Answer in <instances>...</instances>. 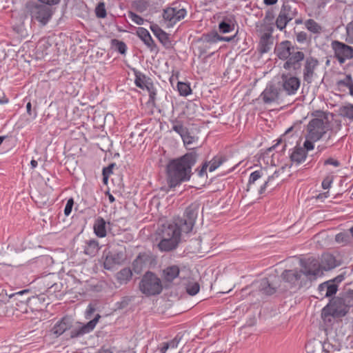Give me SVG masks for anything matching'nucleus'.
<instances>
[{
	"label": "nucleus",
	"mask_w": 353,
	"mask_h": 353,
	"mask_svg": "<svg viewBox=\"0 0 353 353\" xmlns=\"http://www.w3.org/2000/svg\"><path fill=\"white\" fill-rule=\"evenodd\" d=\"M26 8L32 18L38 21L42 26L46 25L52 17V10L46 4L30 1L26 3Z\"/></svg>",
	"instance_id": "7"
},
{
	"label": "nucleus",
	"mask_w": 353,
	"mask_h": 353,
	"mask_svg": "<svg viewBox=\"0 0 353 353\" xmlns=\"http://www.w3.org/2000/svg\"><path fill=\"white\" fill-rule=\"evenodd\" d=\"M132 272L130 268H125L121 269L116 274V279L121 285L128 283L132 279Z\"/></svg>",
	"instance_id": "28"
},
{
	"label": "nucleus",
	"mask_w": 353,
	"mask_h": 353,
	"mask_svg": "<svg viewBox=\"0 0 353 353\" xmlns=\"http://www.w3.org/2000/svg\"><path fill=\"white\" fill-rule=\"evenodd\" d=\"M304 24L305 28L312 33L319 34L322 32L323 28L314 19H307L305 21Z\"/></svg>",
	"instance_id": "34"
},
{
	"label": "nucleus",
	"mask_w": 353,
	"mask_h": 353,
	"mask_svg": "<svg viewBox=\"0 0 353 353\" xmlns=\"http://www.w3.org/2000/svg\"><path fill=\"white\" fill-rule=\"evenodd\" d=\"M263 175V172L260 170H256L251 173L248 184V189L247 190L249 191L250 189V187L252 184H254L258 179L261 178V176Z\"/></svg>",
	"instance_id": "38"
},
{
	"label": "nucleus",
	"mask_w": 353,
	"mask_h": 353,
	"mask_svg": "<svg viewBox=\"0 0 353 353\" xmlns=\"http://www.w3.org/2000/svg\"><path fill=\"white\" fill-rule=\"evenodd\" d=\"M197 157L198 154L195 152H190L168 163L166 179L170 188H174L190 179L192 168L196 163Z\"/></svg>",
	"instance_id": "2"
},
{
	"label": "nucleus",
	"mask_w": 353,
	"mask_h": 353,
	"mask_svg": "<svg viewBox=\"0 0 353 353\" xmlns=\"http://www.w3.org/2000/svg\"><path fill=\"white\" fill-rule=\"evenodd\" d=\"M186 14L185 6L180 2H174L163 10V17L166 26L170 28L184 19Z\"/></svg>",
	"instance_id": "8"
},
{
	"label": "nucleus",
	"mask_w": 353,
	"mask_h": 353,
	"mask_svg": "<svg viewBox=\"0 0 353 353\" xmlns=\"http://www.w3.org/2000/svg\"><path fill=\"white\" fill-rule=\"evenodd\" d=\"M180 270L178 265H172L167 267L163 270L162 276L165 281L172 282L179 276Z\"/></svg>",
	"instance_id": "26"
},
{
	"label": "nucleus",
	"mask_w": 353,
	"mask_h": 353,
	"mask_svg": "<svg viewBox=\"0 0 353 353\" xmlns=\"http://www.w3.org/2000/svg\"><path fill=\"white\" fill-rule=\"evenodd\" d=\"M208 166L210 167L209 162H205L203 164L201 169L199 171V173H198L199 176L202 177L206 174V170Z\"/></svg>",
	"instance_id": "58"
},
{
	"label": "nucleus",
	"mask_w": 353,
	"mask_h": 353,
	"mask_svg": "<svg viewBox=\"0 0 353 353\" xmlns=\"http://www.w3.org/2000/svg\"><path fill=\"white\" fill-rule=\"evenodd\" d=\"M95 13L99 18H105L107 15L105 3L99 2L95 8Z\"/></svg>",
	"instance_id": "44"
},
{
	"label": "nucleus",
	"mask_w": 353,
	"mask_h": 353,
	"mask_svg": "<svg viewBox=\"0 0 353 353\" xmlns=\"http://www.w3.org/2000/svg\"><path fill=\"white\" fill-rule=\"evenodd\" d=\"M94 311H95L94 307L92 306L91 304H90L88 306L87 310L85 312V318L90 319Z\"/></svg>",
	"instance_id": "60"
},
{
	"label": "nucleus",
	"mask_w": 353,
	"mask_h": 353,
	"mask_svg": "<svg viewBox=\"0 0 353 353\" xmlns=\"http://www.w3.org/2000/svg\"><path fill=\"white\" fill-rule=\"evenodd\" d=\"M261 97L265 103H271L279 101L280 92L274 85H268L261 93Z\"/></svg>",
	"instance_id": "16"
},
{
	"label": "nucleus",
	"mask_w": 353,
	"mask_h": 353,
	"mask_svg": "<svg viewBox=\"0 0 353 353\" xmlns=\"http://www.w3.org/2000/svg\"><path fill=\"white\" fill-rule=\"evenodd\" d=\"M304 53L301 51H294L286 59L283 68L288 70H296L301 68V62L304 59Z\"/></svg>",
	"instance_id": "14"
},
{
	"label": "nucleus",
	"mask_w": 353,
	"mask_h": 353,
	"mask_svg": "<svg viewBox=\"0 0 353 353\" xmlns=\"http://www.w3.org/2000/svg\"><path fill=\"white\" fill-rule=\"evenodd\" d=\"M318 290L321 299H323L335 294L338 290V286L333 281H328L320 284Z\"/></svg>",
	"instance_id": "17"
},
{
	"label": "nucleus",
	"mask_w": 353,
	"mask_h": 353,
	"mask_svg": "<svg viewBox=\"0 0 353 353\" xmlns=\"http://www.w3.org/2000/svg\"><path fill=\"white\" fill-rule=\"evenodd\" d=\"M101 315L97 314L95 317L85 324L77 322L73 325L72 319L69 316H64L58 321L52 329V332L57 336H59L68 330H70V339L78 338L85 334L91 332L97 324Z\"/></svg>",
	"instance_id": "4"
},
{
	"label": "nucleus",
	"mask_w": 353,
	"mask_h": 353,
	"mask_svg": "<svg viewBox=\"0 0 353 353\" xmlns=\"http://www.w3.org/2000/svg\"><path fill=\"white\" fill-rule=\"evenodd\" d=\"M114 167V164H111L108 167H105L103 169V181L105 183H107L108 176L110 174L112 173V168Z\"/></svg>",
	"instance_id": "50"
},
{
	"label": "nucleus",
	"mask_w": 353,
	"mask_h": 353,
	"mask_svg": "<svg viewBox=\"0 0 353 353\" xmlns=\"http://www.w3.org/2000/svg\"><path fill=\"white\" fill-rule=\"evenodd\" d=\"M256 284L259 290L267 295L273 294L277 288L269 278H263L257 281Z\"/></svg>",
	"instance_id": "21"
},
{
	"label": "nucleus",
	"mask_w": 353,
	"mask_h": 353,
	"mask_svg": "<svg viewBox=\"0 0 353 353\" xmlns=\"http://www.w3.org/2000/svg\"><path fill=\"white\" fill-rule=\"evenodd\" d=\"M185 145H189L197 141L198 138L190 134L189 131L185 134L184 137H181Z\"/></svg>",
	"instance_id": "46"
},
{
	"label": "nucleus",
	"mask_w": 353,
	"mask_h": 353,
	"mask_svg": "<svg viewBox=\"0 0 353 353\" xmlns=\"http://www.w3.org/2000/svg\"><path fill=\"white\" fill-rule=\"evenodd\" d=\"M331 47L334 51V57L341 65L353 58V47L339 41H333Z\"/></svg>",
	"instance_id": "10"
},
{
	"label": "nucleus",
	"mask_w": 353,
	"mask_h": 353,
	"mask_svg": "<svg viewBox=\"0 0 353 353\" xmlns=\"http://www.w3.org/2000/svg\"><path fill=\"white\" fill-rule=\"evenodd\" d=\"M74 205V200L72 198L69 199L67 201V203L65 205V209H64V214L65 216H69L70 214L72 212V209Z\"/></svg>",
	"instance_id": "51"
},
{
	"label": "nucleus",
	"mask_w": 353,
	"mask_h": 353,
	"mask_svg": "<svg viewBox=\"0 0 353 353\" xmlns=\"http://www.w3.org/2000/svg\"><path fill=\"white\" fill-rule=\"evenodd\" d=\"M99 250V243L97 240H89L85 243L84 253L93 256L97 254Z\"/></svg>",
	"instance_id": "30"
},
{
	"label": "nucleus",
	"mask_w": 353,
	"mask_h": 353,
	"mask_svg": "<svg viewBox=\"0 0 353 353\" xmlns=\"http://www.w3.org/2000/svg\"><path fill=\"white\" fill-rule=\"evenodd\" d=\"M273 43L274 39L272 35V30H268L262 33L261 36L259 50L261 53H266L272 48Z\"/></svg>",
	"instance_id": "20"
},
{
	"label": "nucleus",
	"mask_w": 353,
	"mask_h": 353,
	"mask_svg": "<svg viewBox=\"0 0 353 353\" xmlns=\"http://www.w3.org/2000/svg\"><path fill=\"white\" fill-rule=\"evenodd\" d=\"M305 348L307 353H316V350H314V348L317 349L316 341L310 342L307 343Z\"/></svg>",
	"instance_id": "53"
},
{
	"label": "nucleus",
	"mask_w": 353,
	"mask_h": 353,
	"mask_svg": "<svg viewBox=\"0 0 353 353\" xmlns=\"http://www.w3.org/2000/svg\"><path fill=\"white\" fill-rule=\"evenodd\" d=\"M134 83L139 88L144 90L153 84L152 79L140 71L134 70Z\"/></svg>",
	"instance_id": "22"
},
{
	"label": "nucleus",
	"mask_w": 353,
	"mask_h": 353,
	"mask_svg": "<svg viewBox=\"0 0 353 353\" xmlns=\"http://www.w3.org/2000/svg\"><path fill=\"white\" fill-rule=\"evenodd\" d=\"M281 87L288 95L295 94L301 84L300 79L290 74H283L281 75Z\"/></svg>",
	"instance_id": "12"
},
{
	"label": "nucleus",
	"mask_w": 353,
	"mask_h": 353,
	"mask_svg": "<svg viewBox=\"0 0 353 353\" xmlns=\"http://www.w3.org/2000/svg\"><path fill=\"white\" fill-rule=\"evenodd\" d=\"M200 289L199 284L196 282H191L187 285L186 291L191 296L196 295Z\"/></svg>",
	"instance_id": "40"
},
{
	"label": "nucleus",
	"mask_w": 353,
	"mask_h": 353,
	"mask_svg": "<svg viewBox=\"0 0 353 353\" xmlns=\"http://www.w3.org/2000/svg\"><path fill=\"white\" fill-rule=\"evenodd\" d=\"M199 210V204L192 203L185 209L183 217H179L172 223L162 226L159 233L161 239L158 243L160 250L168 252L178 246L181 232L189 233L192 230Z\"/></svg>",
	"instance_id": "1"
},
{
	"label": "nucleus",
	"mask_w": 353,
	"mask_h": 353,
	"mask_svg": "<svg viewBox=\"0 0 353 353\" xmlns=\"http://www.w3.org/2000/svg\"><path fill=\"white\" fill-rule=\"evenodd\" d=\"M205 42V47H209L219 41V34L217 32L204 34L201 39Z\"/></svg>",
	"instance_id": "35"
},
{
	"label": "nucleus",
	"mask_w": 353,
	"mask_h": 353,
	"mask_svg": "<svg viewBox=\"0 0 353 353\" xmlns=\"http://www.w3.org/2000/svg\"><path fill=\"white\" fill-rule=\"evenodd\" d=\"M157 38L165 47L169 48L171 46V41L170 40L169 36L165 32H160V34H159Z\"/></svg>",
	"instance_id": "43"
},
{
	"label": "nucleus",
	"mask_w": 353,
	"mask_h": 353,
	"mask_svg": "<svg viewBox=\"0 0 353 353\" xmlns=\"http://www.w3.org/2000/svg\"><path fill=\"white\" fill-rule=\"evenodd\" d=\"M348 312L341 297L332 299L322 310L321 316L325 322L332 323L334 318L344 316Z\"/></svg>",
	"instance_id": "5"
},
{
	"label": "nucleus",
	"mask_w": 353,
	"mask_h": 353,
	"mask_svg": "<svg viewBox=\"0 0 353 353\" xmlns=\"http://www.w3.org/2000/svg\"><path fill=\"white\" fill-rule=\"evenodd\" d=\"M112 43L117 51H118L121 54H125L127 46L124 42L119 41L117 39H113L112 41Z\"/></svg>",
	"instance_id": "39"
},
{
	"label": "nucleus",
	"mask_w": 353,
	"mask_h": 353,
	"mask_svg": "<svg viewBox=\"0 0 353 353\" xmlns=\"http://www.w3.org/2000/svg\"><path fill=\"white\" fill-rule=\"evenodd\" d=\"M324 165H333L334 167H339V166H340L341 163L336 159H334L333 158H329V159H326L324 161Z\"/></svg>",
	"instance_id": "56"
},
{
	"label": "nucleus",
	"mask_w": 353,
	"mask_h": 353,
	"mask_svg": "<svg viewBox=\"0 0 353 353\" xmlns=\"http://www.w3.org/2000/svg\"><path fill=\"white\" fill-rule=\"evenodd\" d=\"M326 132L325 124L321 119H313L307 125V137L312 141H319Z\"/></svg>",
	"instance_id": "11"
},
{
	"label": "nucleus",
	"mask_w": 353,
	"mask_h": 353,
	"mask_svg": "<svg viewBox=\"0 0 353 353\" xmlns=\"http://www.w3.org/2000/svg\"><path fill=\"white\" fill-rule=\"evenodd\" d=\"M93 228L94 233L98 237L103 238L106 236V223L102 217L96 219Z\"/></svg>",
	"instance_id": "27"
},
{
	"label": "nucleus",
	"mask_w": 353,
	"mask_h": 353,
	"mask_svg": "<svg viewBox=\"0 0 353 353\" xmlns=\"http://www.w3.org/2000/svg\"><path fill=\"white\" fill-rule=\"evenodd\" d=\"M352 78L350 74H347L343 79L337 81L336 85L338 86H345L348 87L349 85L352 82Z\"/></svg>",
	"instance_id": "49"
},
{
	"label": "nucleus",
	"mask_w": 353,
	"mask_h": 353,
	"mask_svg": "<svg viewBox=\"0 0 353 353\" xmlns=\"http://www.w3.org/2000/svg\"><path fill=\"white\" fill-rule=\"evenodd\" d=\"M125 261V256L123 252L109 253L103 262L104 268L112 270L115 265H120Z\"/></svg>",
	"instance_id": "15"
},
{
	"label": "nucleus",
	"mask_w": 353,
	"mask_h": 353,
	"mask_svg": "<svg viewBox=\"0 0 353 353\" xmlns=\"http://www.w3.org/2000/svg\"><path fill=\"white\" fill-rule=\"evenodd\" d=\"M39 2L48 5L54 6L58 4L61 0H38Z\"/></svg>",
	"instance_id": "61"
},
{
	"label": "nucleus",
	"mask_w": 353,
	"mask_h": 353,
	"mask_svg": "<svg viewBox=\"0 0 353 353\" xmlns=\"http://www.w3.org/2000/svg\"><path fill=\"white\" fill-rule=\"evenodd\" d=\"M26 110L27 113L28 115L31 116L32 119H35L37 117V112L34 111V112H32V105L30 102H28L26 105Z\"/></svg>",
	"instance_id": "59"
},
{
	"label": "nucleus",
	"mask_w": 353,
	"mask_h": 353,
	"mask_svg": "<svg viewBox=\"0 0 353 353\" xmlns=\"http://www.w3.org/2000/svg\"><path fill=\"white\" fill-rule=\"evenodd\" d=\"M128 17L137 25H142L144 23V19L133 12H128Z\"/></svg>",
	"instance_id": "48"
},
{
	"label": "nucleus",
	"mask_w": 353,
	"mask_h": 353,
	"mask_svg": "<svg viewBox=\"0 0 353 353\" xmlns=\"http://www.w3.org/2000/svg\"><path fill=\"white\" fill-rule=\"evenodd\" d=\"M316 345L318 352L319 351V349L321 348L323 353H336V351L339 350L337 345H333L329 341H325L323 343L319 341H316Z\"/></svg>",
	"instance_id": "33"
},
{
	"label": "nucleus",
	"mask_w": 353,
	"mask_h": 353,
	"mask_svg": "<svg viewBox=\"0 0 353 353\" xmlns=\"http://www.w3.org/2000/svg\"><path fill=\"white\" fill-rule=\"evenodd\" d=\"M140 291L146 296H155L161 293L163 285L161 279L153 272H147L139 283Z\"/></svg>",
	"instance_id": "6"
},
{
	"label": "nucleus",
	"mask_w": 353,
	"mask_h": 353,
	"mask_svg": "<svg viewBox=\"0 0 353 353\" xmlns=\"http://www.w3.org/2000/svg\"><path fill=\"white\" fill-rule=\"evenodd\" d=\"M340 114L353 121V104L347 103L339 108Z\"/></svg>",
	"instance_id": "36"
},
{
	"label": "nucleus",
	"mask_w": 353,
	"mask_h": 353,
	"mask_svg": "<svg viewBox=\"0 0 353 353\" xmlns=\"http://www.w3.org/2000/svg\"><path fill=\"white\" fill-rule=\"evenodd\" d=\"M320 276L319 261L309 259L301 261V269L286 270L281 274L282 279L290 288L296 290L305 286Z\"/></svg>",
	"instance_id": "3"
},
{
	"label": "nucleus",
	"mask_w": 353,
	"mask_h": 353,
	"mask_svg": "<svg viewBox=\"0 0 353 353\" xmlns=\"http://www.w3.org/2000/svg\"><path fill=\"white\" fill-rule=\"evenodd\" d=\"M296 39L298 43H303L306 42V41L307 39V34L306 32H305L303 31L299 32L296 33Z\"/></svg>",
	"instance_id": "52"
},
{
	"label": "nucleus",
	"mask_w": 353,
	"mask_h": 353,
	"mask_svg": "<svg viewBox=\"0 0 353 353\" xmlns=\"http://www.w3.org/2000/svg\"><path fill=\"white\" fill-rule=\"evenodd\" d=\"M339 264L335 257L330 254H324L322 255L321 263L319 262L320 276L323 274L322 271L330 270Z\"/></svg>",
	"instance_id": "18"
},
{
	"label": "nucleus",
	"mask_w": 353,
	"mask_h": 353,
	"mask_svg": "<svg viewBox=\"0 0 353 353\" xmlns=\"http://www.w3.org/2000/svg\"><path fill=\"white\" fill-rule=\"evenodd\" d=\"M235 18L233 15L225 17L219 23V31L222 33L230 32L234 29Z\"/></svg>",
	"instance_id": "24"
},
{
	"label": "nucleus",
	"mask_w": 353,
	"mask_h": 353,
	"mask_svg": "<svg viewBox=\"0 0 353 353\" xmlns=\"http://www.w3.org/2000/svg\"><path fill=\"white\" fill-rule=\"evenodd\" d=\"M170 123L172 124V130L179 134L181 137H184L188 132V129L184 126L183 122L177 119L170 120Z\"/></svg>",
	"instance_id": "32"
},
{
	"label": "nucleus",
	"mask_w": 353,
	"mask_h": 353,
	"mask_svg": "<svg viewBox=\"0 0 353 353\" xmlns=\"http://www.w3.org/2000/svg\"><path fill=\"white\" fill-rule=\"evenodd\" d=\"M180 340H181V337H178V336H176L174 339H172L170 341L166 342V343H168L170 349H174L178 346V345L180 342Z\"/></svg>",
	"instance_id": "55"
},
{
	"label": "nucleus",
	"mask_w": 353,
	"mask_h": 353,
	"mask_svg": "<svg viewBox=\"0 0 353 353\" xmlns=\"http://www.w3.org/2000/svg\"><path fill=\"white\" fill-rule=\"evenodd\" d=\"M149 256L145 253H140L132 263L133 270L139 274L149 261Z\"/></svg>",
	"instance_id": "25"
},
{
	"label": "nucleus",
	"mask_w": 353,
	"mask_h": 353,
	"mask_svg": "<svg viewBox=\"0 0 353 353\" xmlns=\"http://www.w3.org/2000/svg\"><path fill=\"white\" fill-rule=\"evenodd\" d=\"M307 157V152L303 148H296L290 155L292 161L299 164L304 161Z\"/></svg>",
	"instance_id": "31"
},
{
	"label": "nucleus",
	"mask_w": 353,
	"mask_h": 353,
	"mask_svg": "<svg viewBox=\"0 0 353 353\" xmlns=\"http://www.w3.org/2000/svg\"><path fill=\"white\" fill-rule=\"evenodd\" d=\"M341 298L349 310L350 307L353 306V291H350Z\"/></svg>",
	"instance_id": "45"
},
{
	"label": "nucleus",
	"mask_w": 353,
	"mask_h": 353,
	"mask_svg": "<svg viewBox=\"0 0 353 353\" xmlns=\"http://www.w3.org/2000/svg\"><path fill=\"white\" fill-rule=\"evenodd\" d=\"M225 158L221 155L214 157L210 162L209 171L213 172L219 168L224 161Z\"/></svg>",
	"instance_id": "37"
},
{
	"label": "nucleus",
	"mask_w": 353,
	"mask_h": 353,
	"mask_svg": "<svg viewBox=\"0 0 353 353\" xmlns=\"http://www.w3.org/2000/svg\"><path fill=\"white\" fill-rule=\"evenodd\" d=\"M150 28H151L152 31L153 32V33L156 35L157 37H158L159 34H160V32L163 31L160 28H159L158 26H157V25L151 26Z\"/></svg>",
	"instance_id": "63"
},
{
	"label": "nucleus",
	"mask_w": 353,
	"mask_h": 353,
	"mask_svg": "<svg viewBox=\"0 0 353 353\" xmlns=\"http://www.w3.org/2000/svg\"><path fill=\"white\" fill-rule=\"evenodd\" d=\"M170 349L168 343L165 342V343H162L161 347H160V352L161 353H165L166 351Z\"/></svg>",
	"instance_id": "64"
},
{
	"label": "nucleus",
	"mask_w": 353,
	"mask_h": 353,
	"mask_svg": "<svg viewBox=\"0 0 353 353\" xmlns=\"http://www.w3.org/2000/svg\"><path fill=\"white\" fill-rule=\"evenodd\" d=\"M294 50L292 46L291 42L289 41H284L281 42L275 48V52L276 56L282 60H286Z\"/></svg>",
	"instance_id": "19"
},
{
	"label": "nucleus",
	"mask_w": 353,
	"mask_h": 353,
	"mask_svg": "<svg viewBox=\"0 0 353 353\" xmlns=\"http://www.w3.org/2000/svg\"><path fill=\"white\" fill-rule=\"evenodd\" d=\"M137 34L143 41V43L150 49V50L152 51L154 50L156 46L148 30L141 27L138 28L137 30Z\"/></svg>",
	"instance_id": "23"
},
{
	"label": "nucleus",
	"mask_w": 353,
	"mask_h": 353,
	"mask_svg": "<svg viewBox=\"0 0 353 353\" xmlns=\"http://www.w3.org/2000/svg\"><path fill=\"white\" fill-rule=\"evenodd\" d=\"M147 91L149 93V103L154 105L157 95V90L154 83L147 88Z\"/></svg>",
	"instance_id": "47"
},
{
	"label": "nucleus",
	"mask_w": 353,
	"mask_h": 353,
	"mask_svg": "<svg viewBox=\"0 0 353 353\" xmlns=\"http://www.w3.org/2000/svg\"><path fill=\"white\" fill-rule=\"evenodd\" d=\"M177 88L181 95L188 96L191 93V88L188 83L179 82Z\"/></svg>",
	"instance_id": "41"
},
{
	"label": "nucleus",
	"mask_w": 353,
	"mask_h": 353,
	"mask_svg": "<svg viewBox=\"0 0 353 353\" xmlns=\"http://www.w3.org/2000/svg\"><path fill=\"white\" fill-rule=\"evenodd\" d=\"M28 292H29L28 290H21V291H19V292H17L15 293H12L11 294L8 295V298H9L8 301H11L12 303L16 302L17 305H19L18 302L21 305H26V302L28 301V300L29 299L28 298L25 299L23 297V296L24 294H26Z\"/></svg>",
	"instance_id": "29"
},
{
	"label": "nucleus",
	"mask_w": 353,
	"mask_h": 353,
	"mask_svg": "<svg viewBox=\"0 0 353 353\" xmlns=\"http://www.w3.org/2000/svg\"><path fill=\"white\" fill-rule=\"evenodd\" d=\"M319 65V61L312 57H307L303 66V81L311 83L316 75L315 70Z\"/></svg>",
	"instance_id": "13"
},
{
	"label": "nucleus",
	"mask_w": 353,
	"mask_h": 353,
	"mask_svg": "<svg viewBox=\"0 0 353 353\" xmlns=\"http://www.w3.org/2000/svg\"><path fill=\"white\" fill-rule=\"evenodd\" d=\"M297 13L296 5L294 2L284 1L276 19V28L280 30H284L288 23L296 17Z\"/></svg>",
	"instance_id": "9"
},
{
	"label": "nucleus",
	"mask_w": 353,
	"mask_h": 353,
	"mask_svg": "<svg viewBox=\"0 0 353 353\" xmlns=\"http://www.w3.org/2000/svg\"><path fill=\"white\" fill-rule=\"evenodd\" d=\"M210 48V46L209 47H205V42L202 41V44L199 47V50L201 54L207 52L208 50Z\"/></svg>",
	"instance_id": "62"
},
{
	"label": "nucleus",
	"mask_w": 353,
	"mask_h": 353,
	"mask_svg": "<svg viewBox=\"0 0 353 353\" xmlns=\"http://www.w3.org/2000/svg\"><path fill=\"white\" fill-rule=\"evenodd\" d=\"M315 141H312L311 139H308L307 137V139L305 141L304 143H303V149H305V151H308V150H311L312 149H314V143L313 142H314Z\"/></svg>",
	"instance_id": "54"
},
{
	"label": "nucleus",
	"mask_w": 353,
	"mask_h": 353,
	"mask_svg": "<svg viewBox=\"0 0 353 353\" xmlns=\"http://www.w3.org/2000/svg\"><path fill=\"white\" fill-rule=\"evenodd\" d=\"M332 183V179L331 177L327 176L322 181V187L324 190L329 189L331 186V183Z\"/></svg>",
	"instance_id": "57"
},
{
	"label": "nucleus",
	"mask_w": 353,
	"mask_h": 353,
	"mask_svg": "<svg viewBox=\"0 0 353 353\" xmlns=\"http://www.w3.org/2000/svg\"><path fill=\"white\" fill-rule=\"evenodd\" d=\"M278 176H279V173L277 171H275L274 172V174L272 176H269L268 180L261 186V188L259 190V193L260 194H263L265 192L266 188L268 186H269L270 185H271L272 181L273 179H274L275 178H278Z\"/></svg>",
	"instance_id": "42"
}]
</instances>
